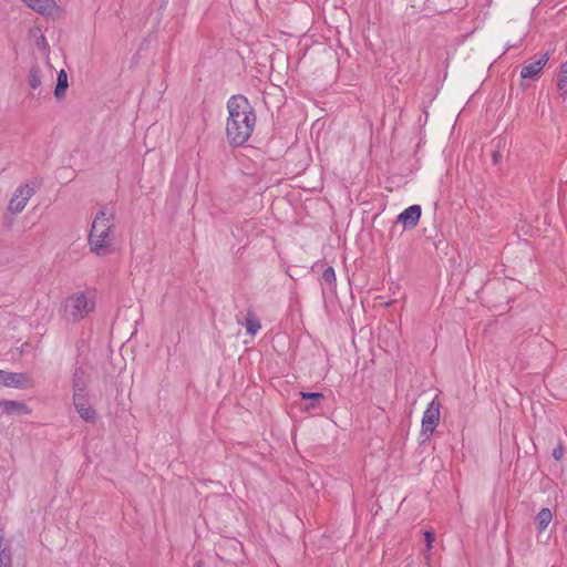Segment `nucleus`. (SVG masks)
Segmentation results:
<instances>
[{"mask_svg":"<svg viewBox=\"0 0 567 567\" xmlns=\"http://www.w3.org/2000/svg\"><path fill=\"white\" fill-rule=\"evenodd\" d=\"M227 140L233 146H241L254 132L256 113L248 99L244 95H233L227 102Z\"/></svg>","mask_w":567,"mask_h":567,"instance_id":"nucleus-1","label":"nucleus"},{"mask_svg":"<svg viewBox=\"0 0 567 567\" xmlns=\"http://www.w3.org/2000/svg\"><path fill=\"white\" fill-rule=\"evenodd\" d=\"M114 214L102 207L95 215L87 237L90 251L99 257L113 251Z\"/></svg>","mask_w":567,"mask_h":567,"instance_id":"nucleus-2","label":"nucleus"},{"mask_svg":"<svg viewBox=\"0 0 567 567\" xmlns=\"http://www.w3.org/2000/svg\"><path fill=\"white\" fill-rule=\"evenodd\" d=\"M95 302L83 292L68 297L61 307L65 320L76 322L94 310Z\"/></svg>","mask_w":567,"mask_h":567,"instance_id":"nucleus-3","label":"nucleus"},{"mask_svg":"<svg viewBox=\"0 0 567 567\" xmlns=\"http://www.w3.org/2000/svg\"><path fill=\"white\" fill-rule=\"evenodd\" d=\"M37 186H39L37 181H33L31 184L20 185L9 202L8 210L12 214L21 213L29 199L34 195Z\"/></svg>","mask_w":567,"mask_h":567,"instance_id":"nucleus-4","label":"nucleus"},{"mask_svg":"<svg viewBox=\"0 0 567 567\" xmlns=\"http://www.w3.org/2000/svg\"><path fill=\"white\" fill-rule=\"evenodd\" d=\"M440 408L441 404L439 400L433 399L422 416L421 424V435L424 436V440H429L430 436L434 433L436 426L440 422Z\"/></svg>","mask_w":567,"mask_h":567,"instance_id":"nucleus-5","label":"nucleus"},{"mask_svg":"<svg viewBox=\"0 0 567 567\" xmlns=\"http://www.w3.org/2000/svg\"><path fill=\"white\" fill-rule=\"evenodd\" d=\"M73 404L83 421L94 422L96 420V413L91 408L86 393H73Z\"/></svg>","mask_w":567,"mask_h":567,"instance_id":"nucleus-6","label":"nucleus"},{"mask_svg":"<svg viewBox=\"0 0 567 567\" xmlns=\"http://www.w3.org/2000/svg\"><path fill=\"white\" fill-rule=\"evenodd\" d=\"M0 384L11 388H25L30 385V378L25 373L0 370Z\"/></svg>","mask_w":567,"mask_h":567,"instance_id":"nucleus-7","label":"nucleus"},{"mask_svg":"<svg viewBox=\"0 0 567 567\" xmlns=\"http://www.w3.org/2000/svg\"><path fill=\"white\" fill-rule=\"evenodd\" d=\"M27 7L35 12L51 17L58 11V4L54 0H22Z\"/></svg>","mask_w":567,"mask_h":567,"instance_id":"nucleus-8","label":"nucleus"},{"mask_svg":"<svg viewBox=\"0 0 567 567\" xmlns=\"http://www.w3.org/2000/svg\"><path fill=\"white\" fill-rule=\"evenodd\" d=\"M421 213L420 205H412L398 216V221L402 223L405 228H414L420 220Z\"/></svg>","mask_w":567,"mask_h":567,"instance_id":"nucleus-9","label":"nucleus"},{"mask_svg":"<svg viewBox=\"0 0 567 567\" xmlns=\"http://www.w3.org/2000/svg\"><path fill=\"white\" fill-rule=\"evenodd\" d=\"M548 53H544L538 60L523 66L520 71V78L535 79L542 72L543 68L548 62Z\"/></svg>","mask_w":567,"mask_h":567,"instance_id":"nucleus-10","label":"nucleus"},{"mask_svg":"<svg viewBox=\"0 0 567 567\" xmlns=\"http://www.w3.org/2000/svg\"><path fill=\"white\" fill-rule=\"evenodd\" d=\"M0 411L2 414H29L30 409L28 405L20 401L0 400Z\"/></svg>","mask_w":567,"mask_h":567,"instance_id":"nucleus-11","label":"nucleus"},{"mask_svg":"<svg viewBox=\"0 0 567 567\" xmlns=\"http://www.w3.org/2000/svg\"><path fill=\"white\" fill-rule=\"evenodd\" d=\"M89 380L86 371L82 367H76L72 378L73 393H86Z\"/></svg>","mask_w":567,"mask_h":567,"instance_id":"nucleus-12","label":"nucleus"},{"mask_svg":"<svg viewBox=\"0 0 567 567\" xmlns=\"http://www.w3.org/2000/svg\"><path fill=\"white\" fill-rule=\"evenodd\" d=\"M300 398L305 401H309L303 408L306 411L317 409L324 399V395L320 392H300Z\"/></svg>","mask_w":567,"mask_h":567,"instance_id":"nucleus-13","label":"nucleus"},{"mask_svg":"<svg viewBox=\"0 0 567 567\" xmlns=\"http://www.w3.org/2000/svg\"><path fill=\"white\" fill-rule=\"evenodd\" d=\"M238 323L244 324L246 327L247 333L250 336H255L261 328L259 320L251 311H248L244 322L238 320Z\"/></svg>","mask_w":567,"mask_h":567,"instance_id":"nucleus-14","label":"nucleus"},{"mask_svg":"<svg viewBox=\"0 0 567 567\" xmlns=\"http://www.w3.org/2000/svg\"><path fill=\"white\" fill-rule=\"evenodd\" d=\"M553 519L549 508H542L535 517V524L539 533L544 532Z\"/></svg>","mask_w":567,"mask_h":567,"instance_id":"nucleus-15","label":"nucleus"},{"mask_svg":"<svg viewBox=\"0 0 567 567\" xmlns=\"http://www.w3.org/2000/svg\"><path fill=\"white\" fill-rule=\"evenodd\" d=\"M69 82H68V74L64 70H61L58 73V81L54 90V95L58 100L65 96V92L68 90Z\"/></svg>","mask_w":567,"mask_h":567,"instance_id":"nucleus-16","label":"nucleus"},{"mask_svg":"<svg viewBox=\"0 0 567 567\" xmlns=\"http://www.w3.org/2000/svg\"><path fill=\"white\" fill-rule=\"evenodd\" d=\"M557 89L561 95L567 94V62L560 65L557 80Z\"/></svg>","mask_w":567,"mask_h":567,"instance_id":"nucleus-17","label":"nucleus"},{"mask_svg":"<svg viewBox=\"0 0 567 567\" xmlns=\"http://www.w3.org/2000/svg\"><path fill=\"white\" fill-rule=\"evenodd\" d=\"M321 280L323 282H326L328 286L332 287V286H336V271L333 269V267H327L322 275H321Z\"/></svg>","mask_w":567,"mask_h":567,"instance_id":"nucleus-18","label":"nucleus"},{"mask_svg":"<svg viewBox=\"0 0 567 567\" xmlns=\"http://www.w3.org/2000/svg\"><path fill=\"white\" fill-rule=\"evenodd\" d=\"M28 81H29V85L32 87V89H37L38 86H40L41 84V79H40V75H39V70L38 68L35 66H32L29 71V75H28Z\"/></svg>","mask_w":567,"mask_h":567,"instance_id":"nucleus-19","label":"nucleus"},{"mask_svg":"<svg viewBox=\"0 0 567 567\" xmlns=\"http://www.w3.org/2000/svg\"><path fill=\"white\" fill-rule=\"evenodd\" d=\"M0 567H12V550L0 554Z\"/></svg>","mask_w":567,"mask_h":567,"instance_id":"nucleus-20","label":"nucleus"},{"mask_svg":"<svg viewBox=\"0 0 567 567\" xmlns=\"http://www.w3.org/2000/svg\"><path fill=\"white\" fill-rule=\"evenodd\" d=\"M11 551V546L6 542V533L0 528V554Z\"/></svg>","mask_w":567,"mask_h":567,"instance_id":"nucleus-21","label":"nucleus"},{"mask_svg":"<svg viewBox=\"0 0 567 567\" xmlns=\"http://www.w3.org/2000/svg\"><path fill=\"white\" fill-rule=\"evenodd\" d=\"M424 539H425L426 551H430L433 546V543L435 540V534L431 530H425Z\"/></svg>","mask_w":567,"mask_h":567,"instance_id":"nucleus-22","label":"nucleus"},{"mask_svg":"<svg viewBox=\"0 0 567 567\" xmlns=\"http://www.w3.org/2000/svg\"><path fill=\"white\" fill-rule=\"evenodd\" d=\"M565 453V449L561 444L557 445L554 450H553V457L557 461L561 460L563 455Z\"/></svg>","mask_w":567,"mask_h":567,"instance_id":"nucleus-23","label":"nucleus"},{"mask_svg":"<svg viewBox=\"0 0 567 567\" xmlns=\"http://www.w3.org/2000/svg\"><path fill=\"white\" fill-rule=\"evenodd\" d=\"M492 158H493V163L494 164H498L501 162V158H502V155H501L499 151H494L493 155H492Z\"/></svg>","mask_w":567,"mask_h":567,"instance_id":"nucleus-24","label":"nucleus"},{"mask_svg":"<svg viewBox=\"0 0 567 567\" xmlns=\"http://www.w3.org/2000/svg\"><path fill=\"white\" fill-rule=\"evenodd\" d=\"M194 567H204V563L202 560H198L195 563Z\"/></svg>","mask_w":567,"mask_h":567,"instance_id":"nucleus-25","label":"nucleus"}]
</instances>
